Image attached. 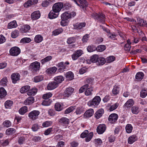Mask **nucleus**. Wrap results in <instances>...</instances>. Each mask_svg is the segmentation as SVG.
Returning a JSON list of instances; mask_svg holds the SVG:
<instances>
[{
    "label": "nucleus",
    "mask_w": 147,
    "mask_h": 147,
    "mask_svg": "<svg viewBox=\"0 0 147 147\" xmlns=\"http://www.w3.org/2000/svg\"><path fill=\"white\" fill-rule=\"evenodd\" d=\"M101 101V98L99 96L95 97L91 101H89L88 104L89 106L95 107L98 105Z\"/></svg>",
    "instance_id": "nucleus-1"
},
{
    "label": "nucleus",
    "mask_w": 147,
    "mask_h": 147,
    "mask_svg": "<svg viewBox=\"0 0 147 147\" xmlns=\"http://www.w3.org/2000/svg\"><path fill=\"white\" fill-rule=\"evenodd\" d=\"M40 114L39 111L33 110L30 112L28 115L29 118L32 120H34L37 119Z\"/></svg>",
    "instance_id": "nucleus-2"
},
{
    "label": "nucleus",
    "mask_w": 147,
    "mask_h": 147,
    "mask_svg": "<svg viewBox=\"0 0 147 147\" xmlns=\"http://www.w3.org/2000/svg\"><path fill=\"white\" fill-rule=\"evenodd\" d=\"M40 67V63L36 61L32 63L30 65V68L32 72H36L38 71Z\"/></svg>",
    "instance_id": "nucleus-3"
},
{
    "label": "nucleus",
    "mask_w": 147,
    "mask_h": 147,
    "mask_svg": "<svg viewBox=\"0 0 147 147\" xmlns=\"http://www.w3.org/2000/svg\"><path fill=\"white\" fill-rule=\"evenodd\" d=\"M63 7V4L61 2H58L55 3L52 6V9L59 13Z\"/></svg>",
    "instance_id": "nucleus-4"
},
{
    "label": "nucleus",
    "mask_w": 147,
    "mask_h": 147,
    "mask_svg": "<svg viewBox=\"0 0 147 147\" xmlns=\"http://www.w3.org/2000/svg\"><path fill=\"white\" fill-rule=\"evenodd\" d=\"M9 52L11 55L17 56L20 53V50L18 47H15L11 48L10 49Z\"/></svg>",
    "instance_id": "nucleus-5"
},
{
    "label": "nucleus",
    "mask_w": 147,
    "mask_h": 147,
    "mask_svg": "<svg viewBox=\"0 0 147 147\" xmlns=\"http://www.w3.org/2000/svg\"><path fill=\"white\" fill-rule=\"evenodd\" d=\"M95 19H96L98 21L102 23H104L105 21V15L102 13H94L93 14Z\"/></svg>",
    "instance_id": "nucleus-6"
},
{
    "label": "nucleus",
    "mask_w": 147,
    "mask_h": 147,
    "mask_svg": "<svg viewBox=\"0 0 147 147\" xmlns=\"http://www.w3.org/2000/svg\"><path fill=\"white\" fill-rule=\"evenodd\" d=\"M78 5L84 7L88 6V4L85 0H72Z\"/></svg>",
    "instance_id": "nucleus-7"
},
{
    "label": "nucleus",
    "mask_w": 147,
    "mask_h": 147,
    "mask_svg": "<svg viewBox=\"0 0 147 147\" xmlns=\"http://www.w3.org/2000/svg\"><path fill=\"white\" fill-rule=\"evenodd\" d=\"M74 89L71 87H69L66 88L63 94V96L65 97L70 96L72 94Z\"/></svg>",
    "instance_id": "nucleus-8"
},
{
    "label": "nucleus",
    "mask_w": 147,
    "mask_h": 147,
    "mask_svg": "<svg viewBox=\"0 0 147 147\" xmlns=\"http://www.w3.org/2000/svg\"><path fill=\"white\" fill-rule=\"evenodd\" d=\"M118 115L116 113H112L111 114L108 118V120L109 122L112 124L114 123L118 119Z\"/></svg>",
    "instance_id": "nucleus-9"
},
{
    "label": "nucleus",
    "mask_w": 147,
    "mask_h": 147,
    "mask_svg": "<svg viewBox=\"0 0 147 147\" xmlns=\"http://www.w3.org/2000/svg\"><path fill=\"white\" fill-rule=\"evenodd\" d=\"M59 13L52 9L48 14V17L51 19L55 18L57 17Z\"/></svg>",
    "instance_id": "nucleus-10"
},
{
    "label": "nucleus",
    "mask_w": 147,
    "mask_h": 147,
    "mask_svg": "<svg viewBox=\"0 0 147 147\" xmlns=\"http://www.w3.org/2000/svg\"><path fill=\"white\" fill-rule=\"evenodd\" d=\"M83 51L81 50H79L76 51V52L72 55V58L73 60H75L83 53Z\"/></svg>",
    "instance_id": "nucleus-11"
},
{
    "label": "nucleus",
    "mask_w": 147,
    "mask_h": 147,
    "mask_svg": "<svg viewBox=\"0 0 147 147\" xmlns=\"http://www.w3.org/2000/svg\"><path fill=\"white\" fill-rule=\"evenodd\" d=\"M20 77V74L18 73H14L12 74L11 76V78L12 82L14 84L16 83L17 81L19 80Z\"/></svg>",
    "instance_id": "nucleus-12"
},
{
    "label": "nucleus",
    "mask_w": 147,
    "mask_h": 147,
    "mask_svg": "<svg viewBox=\"0 0 147 147\" xmlns=\"http://www.w3.org/2000/svg\"><path fill=\"white\" fill-rule=\"evenodd\" d=\"M98 58V55H94L91 57L89 59L87 60V62L88 64H90L92 63H96L97 62Z\"/></svg>",
    "instance_id": "nucleus-13"
},
{
    "label": "nucleus",
    "mask_w": 147,
    "mask_h": 147,
    "mask_svg": "<svg viewBox=\"0 0 147 147\" xmlns=\"http://www.w3.org/2000/svg\"><path fill=\"white\" fill-rule=\"evenodd\" d=\"M57 66L59 68L58 70L60 72H63L65 71L67 67V65H65L63 62L59 63L57 65Z\"/></svg>",
    "instance_id": "nucleus-14"
},
{
    "label": "nucleus",
    "mask_w": 147,
    "mask_h": 147,
    "mask_svg": "<svg viewBox=\"0 0 147 147\" xmlns=\"http://www.w3.org/2000/svg\"><path fill=\"white\" fill-rule=\"evenodd\" d=\"M106 130V127L104 124H100L97 127V131L99 134L103 133Z\"/></svg>",
    "instance_id": "nucleus-15"
},
{
    "label": "nucleus",
    "mask_w": 147,
    "mask_h": 147,
    "mask_svg": "<svg viewBox=\"0 0 147 147\" xmlns=\"http://www.w3.org/2000/svg\"><path fill=\"white\" fill-rule=\"evenodd\" d=\"M40 14L39 11H35L33 12L31 15V18L33 20H36L40 17Z\"/></svg>",
    "instance_id": "nucleus-16"
},
{
    "label": "nucleus",
    "mask_w": 147,
    "mask_h": 147,
    "mask_svg": "<svg viewBox=\"0 0 147 147\" xmlns=\"http://www.w3.org/2000/svg\"><path fill=\"white\" fill-rule=\"evenodd\" d=\"M58 86V84L54 81L49 84L47 86V88L48 90H52Z\"/></svg>",
    "instance_id": "nucleus-17"
},
{
    "label": "nucleus",
    "mask_w": 147,
    "mask_h": 147,
    "mask_svg": "<svg viewBox=\"0 0 147 147\" xmlns=\"http://www.w3.org/2000/svg\"><path fill=\"white\" fill-rule=\"evenodd\" d=\"M134 102L133 99H129L124 104L123 107L124 108H130L134 104Z\"/></svg>",
    "instance_id": "nucleus-18"
},
{
    "label": "nucleus",
    "mask_w": 147,
    "mask_h": 147,
    "mask_svg": "<svg viewBox=\"0 0 147 147\" xmlns=\"http://www.w3.org/2000/svg\"><path fill=\"white\" fill-rule=\"evenodd\" d=\"M34 101L33 97H30L26 98L24 101V104L26 105H29L33 103Z\"/></svg>",
    "instance_id": "nucleus-19"
},
{
    "label": "nucleus",
    "mask_w": 147,
    "mask_h": 147,
    "mask_svg": "<svg viewBox=\"0 0 147 147\" xmlns=\"http://www.w3.org/2000/svg\"><path fill=\"white\" fill-rule=\"evenodd\" d=\"M57 69L55 67H50L47 69L46 72L49 74L52 75L55 73Z\"/></svg>",
    "instance_id": "nucleus-20"
},
{
    "label": "nucleus",
    "mask_w": 147,
    "mask_h": 147,
    "mask_svg": "<svg viewBox=\"0 0 147 147\" xmlns=\"http://www.w3.org/2000/svg\"><path fill=\"white\" fill-rule=\"evenodd\" d=\"M94 111L92 109H90L86 111L84 114V116L86 117H89L94 114Z\"/></svg>",
    "instance_id": "nucleus-21"
},
{
    "label": "nucleus",
    "mask_w": 147,
    "mask_h": 147,
    "mask_svg": "<svg viewBox=\"0 0 147 147\" xmlns=\"http://www.w3.org/2000/svg\"><path fill=\"white\" fill-rule=\"evenodd\" d=\"M64 79V77L62 76H59L55 77L54 78V81L58 84V85L61 83Z\"/></svg>",
    "instance_id": "nucleus-22"
},
{
    "label": "nucleus",
    "mask_w": 147,
    "mask_h": 147,
    "mask_svg": "<svg viewBox=\"0 0 147 147\" xmlns=\"http://www.w3.org/2000/svg\"><path fill=\"white\" fill-rule=\"evenodd\" d=\"M137 138L136 135H133L130 136L128 139V142L130 144H132L137 140Z\"/></svg>",
    "instance_id": "nucleus-23"
},
{
    "label": "nucleus",
    "mask_w": 147,
    "mask_h": 147,
    "mask_svg": "<svg viewBox=\"0 0 147 147\" xmlns=\"http://www.w3.org/2000/svg\"><path fill=\"white\" fill-rule=\"evenodd\" d=\"M104 113V110L101 109L98 110L95 114V116L96 118L98 119L100 118Z\"/></svg>",
    "instance_id": "nucleus-24"
},
{
    "label": "nucleus",
    "mask_w": 147,
    "mask_h": 147,
    "mask_svg": "<svg viewBox=\"0 0 147 147\" xmlns=\"http://www.w3.org/2000/svg\"><path fill=\"white\" fill-rule=\"evenodd\" d=\"M65 76L67 80H71L74 78V74L71 71L67 72L65 74Z\"/></svg>",
    "instance_id": "nucleus-25"
},
{
    "label": "nucleus",
    "mask_w": 147,
    "mask_h": 147,
    "mask_svg": "<svg viewBox=\"0 0 147 147\" xmlns=\"http://www.w3.org/2000/svg\"><path fill=\"white\" fill-rule=\"evenodd\" d=\"M37 91V90L36 88L29 90L27 92V94L29 96H34L36 93Z\"/></svg>",
    "instance_id": "nucleus-26"
},
{
    "label": "nucleus",
    "mask_w": 147,
    "mask_h": 147,
    "mask_svg": "<svg viewBox=\"0 0 147 147\" xmlns=\"http://www.w3.org/2000/svg\"><path fill=\"white\" fill-rule=\"evenodd\" d=\"M137 21L138 24L140 26H145L147 27V22L146 21L142 20L139 17H137Z\"/></svg>",
    "instance_id": "nucleus-27"
},
{
    "label": "nucleus",
    "mask_w": 147,
    "mask_h": 147,
    "mask_svg": "<svg viewBox=\"0 0 147 147\" xmlns=\"http://www.w3.org/2000/svg\"><path fill=\"white\" fill-rule=\"evenodd\" d=\"M55 108L56 111H59L63 109V105L59 102H57L55 105Z\"/></svg>",
    "instance_id": "nucleus-28"
},
{
    "label": "nucleus",
    "mask_w": 147,
    "mask_h": 147,
    "mask_svg": "<svg viewBox=\"0 0 147 147\" xmlns=\"http://www.w3.org/2000/svg\"><path fill=\"white\" fill-rule=\"evenodd\" d=\"M86 25L85 22H81L77 23L75 24L76 27H74V28L76 29H80L84 27ZM75 27V25H74Z\"/></svg>",
    "instance_id": "nucleus-29"
},
{
    "label": "nucleus",
    "mask_w": 147,
    "mask_h": 147,
    "mask_svg": "<svg viewBox=\"0 0 147 147\" xmlns=\"http://www.w3.org/2000/svg\"><path fill=\"white\" fill-rule=\"evenodd\" d=\"M59 122L60 124H68L69 123V120L67 118L63 117L59 119Z\"/></svg>",
    "instance_id": "nucleus-30"
},
{
    "label": "nucleus",
    "mask_w": 147,
    "mask_h": 147,
    "mask_svg": "<svg viewBox=\"0 0 147 147\" xmlns=\"http://www.w3.org/2000/svg\"><path fill=\"white\" fill-rule=\"evenodd\" d=\"M43 40V37L40 34L36 35L34 38V41L36 43H39L41 42Z\"/></svg>",
    "instance_id": "nucleus-31"
},
{
    "label": "nucleus",
    "mask_w": 147,
    "mask_h": 147,
    "mask_svg": "<svg viewBox=\"0 0 147 147\" xmlns=\"http://www.w3.org/2000/svg\"><path fill=\"white\" fill-rule=\"evenodd\" d=\"M17 26L16 21H13L8 24L7 28L9 29L16 28Z\"/></svg>",
    "instance_id": "nucleus-32"
},
{
    "label": "nucleus",
    "mask_w": 147,
    "mask_h": 147,
    "mask_svg": "<svg viewBox=\"0 0 147 147\" xmlns=\"http://www.w3.org/2000/svg\"><path fill=\"white\" fill-rule=\"evenodd\" d=\"M7 94V92L5 90L3 87L0 88V98H3Z\"/></svg>",
    "instance_id": "nucleus-33"
},
{
    "label": "nucleus",
    "mask_w": 147,
    "mask_h": 147,
    "mask_svg": "<svg viewBox=\"0 0 147 147\" xmlns=\"http://www.w3.org/2000/svg\"><path fill=\"white\" fill-rule=\"evenodd\" d=\"M119 86L116 85L114 86L112 90V93L114 95H117L119 93Z\"/></svg>",
    "instance_id": "nucleus-34"
},
{
    "label": "nucleus",
    "mask_w": 147,
    "mask_h": 147,
    "mask_svg": "<svg viewBox=\"0 0 147 147\" xmlns=\"http://www.w3.org/2000/svg\"><path fill=\"white\" fill-rule=\"evenodd\" d=\"M131 42L128 39L127 40V43L125 45V49L128 52L130 51L131 46L130 45Z\"/></svg>",
    "instance_id": "nucleus-35"
},
{
    "label": "nucleus",
    "mask_w": 147,
    "mask_h": 147,
    "mask_svg": "<svg viewBox=\"0 0 147 147\" xmlns=\"http://www.w3.org/2000/svg\"><path fill=\"white\" fill-rule=\"evenodd\" d=\"M30 89V86L28 85H26L22 87L20 90V92L22 93L28 92Z\"/></svg>",
    "instance_id": "nucleus-36"
},
{
    "label": "nucleus",
    "mask_w": 147,
    "mask_h": 147,
    "mask_svg": "<svg viewBox=\"0 0 147 147\" xmlns=\"http://www.w3.org/2000/svg\"><path fill=\"white\" fill-rule=\"evenodd\" d=\"M52 57L51 56H47L41 60V62L42 64H43L49 61L52 59Z\"/></svg>",
    "instance_id": "nucleus-37"
},
{
    "label": "nucleus",
    "mask_w": 147,
    "mask_h": 147,
    "mask_svg": "<svg viewBox=\"0 0 147 147\" xmlns=\"http://www.w3.org/2000/svg\"><path fill=\"white\" fill-rule=\"evenodd\" d=\"M61 19H65V20H67L70 19L69 14V12H65L62 13L61 16Z\"/></svg>",
    "instance_id": "nucleus-38"
},
{
    "label": "nucleus",
    "mask_w": 147,
    "mask_h": 147,
    "mask_svg": "<svg viewBox=\"0 0 147 147\" xmlns=\"http://www.w3.org/2000/svg\"><path fill=\"white\" fill-rule=\"evenodd\" d=\"M15 132V130L13 128H9L7 129L6 131V134L8 135H12Z\"/></svg>",
    "instance_id": "nucleus-39"
},
{
    "label": "nucleus",
    "mask_w": 147,
    "mask_h": 147,
    "mask_svg": "<svg viewBox=\"0 0 147 147\" xmlns=\"http://www.w3.org/2000/svg\"><path fill=\"white\" fill-rule=\"evenodd\" d=\"M13 104V101L11 100H7L5 103V106L6 108H9Z\"/></svg>",
    "instance_id": "nucleus-40"
},
{
    "label": "nucleus",
    "mask_w": 147,
    "mask_h": 147,
    "mask_svg": "<svg viewBox=\"0 0 147 147\" xmlns=\"http://www.w3.org/2000/svg\"><path fill=\"white\" fill-rule=\"evenodd\" d=\"M144 74L143 73L140 72L137 73L136 76V78L137 80H141L143 78Z\"/></svg>",
    "instance_id": "nucleus-41"
},
{
    "label": "nucleus",
    "mask_w": 147,
    "mask_h": 147,
    "mask_svg": "<svg viewBox=\"0 0 147 147\" xmlns=\"http://www.w3.org/2000/svg\"><path fill=\"white\" fill-rule=\"evenodd\" d=\"M133 129V127L131 124H127L125 127V130L128 133H131Z\"/></svg>",
    "instance_id": "nucleus-42"
},
{
    "label": "nucleus",
    "mask_w": 147,
    "mask_h": 147,
    "mask_svg": "<svg viewBox=\"0 0 147 147\" xmlns=\"http://www.w3.org/2000/svg\"><path fill=\"white\" fill-rule=\"evenodd\" d=\"M132 113L134 114H137L139 112V109L138 107L134 106L131 109Z\"/></svg>",
    "instance_id": "nucleus-43"
},
{
    "label": "nucleus",
    "mask_w": 147,
    "mask_h": 147,
    "mask_svg": "<svg viewBox=\"0 0 147 147\" xmlns=\"http://www.w3.org/2000/svg\"><path fill=\"white\" fill-rule=\"evenodd\" d=\"M53 124L52 121H46L42 123V126L44 127H47L51 126Z\"/></svg>",
    "instance_id": "nucleus-44"
},
{
    "label": "nucleus",
    "mask_w": 147,
    "mask_h": 147,
    "mask_svg": "<svg viewBox=\"0 0 147 147\" xmlns=\"http://www.w3.org/2000/svg\"><path fill=\"white\" fill-rule=\"evenodd\" d=\"M27 110L28 108L26 106H24L20 109L19 112L20 114L23 115L27 112Z\"/></svg>",
    "instance_id": "nucleus-45"
},
{
    "label": "nucleus",
    "mask_w": 147,
    "mask_h": 147,
    "mask_svg": "<svg viewBox=\"0 0 147 147\" xmlns=\"http://www.w3.org/2000/svg\"><path fill=\"white\" fill-rule=\"evenodd\" d=\"M19 34V31L15 30L11 33V37L13 38H16L18 36Z\"/></svg>",
    "instance_id": "nucleus-46"
},
{
    "label": "nucleus",
    "mask_w": 147,
    "mask_h": 147,
    "mask_svg": "<svg viewBox=\"0 0 147 147\" xmlns=\"http://www.w3.org/2000/svg\"><path fill=\"white\" fill-rule=\"evenodd\" d=\"M7 78L6 77H5L1 80L0 82V84L3 86H5L7 85Z\"/></svg>",
    "instance_id": "nucleus-47"
},
{
    "label": "nucleus",
    "mask_w": 147,
    "mask_h": 147,
    "mask_svg": "<svg viewBox=\"0 0 147 147\" xmlns=\"http://www.w3.org/2000/svg\"><path fill=\"white\" fill-rule=\"evenodd\" d=\"M97 62H98L99 65H102L105 63V59L103 57H98Z\"/></svg>",
    "instance_id": "nucleus-48"
},
{
    "label": "nucleus",
    "mask_w": 147,
    "mask_h": 147,
    "mask_svg": "<svg viewBox=\"0 0 147 147\" xmlns=\"http://www.w3.org/2000/svg\"><path fill=\"white\" fill-rule=\"evenodd\" d=\"M119 105V103L116 102L115 104L110 105L109 110L110 111H112L117 109Z\"/></svg>",
    "instance_id": "nucleus-49"
},
{
    "label": "nucleus",
    "mask_w": 147,
    "mask_h": 147,
    "mask_svg": "<svg viewBox=\"0 0 147 147\" xmlns=\"http://www.w3.org/2000/svg\"><path fill=\"white\" fill-rule=\"evenodd\" d=\"M43 77L42 76H36L34 78V81L35 82H38L42 81Z\"/></svg>",
    "instance_id": "nucleus-50"
},
{
    "label": "nucleus",
    "mask_w": 147,
    "mask_h": 147,
    "mask_svg": "<svg viewBox=\"0 0 147 147\" xmlns=\"http://www.w3.org/2000/svg\"><path fill=\"white\" fill-rule=\"evenodd\" d=\"M96 50L98 52H102L103 51L106 49L105 45H101L98 46L97 48H96Z\"/></svg>",
    "instance_id": "nucleus-51"
},
{
    "label": "nucleus",
    "mask_w": 147,
    "mask_h": 147,
    "mask_svg": "<svg viewBox=\"0 0 147 147\" xmlns=\"http://www.w3.org/2000/svg\"><path fill=\"white\" fill-rule=\"evenodd\" d=\"M63 31V30L61 28H60L54 30L53 32V34L54 36L57 35L61 33Z\"/></svg>",
    "instance_id": "nucleus-52"
},
{
    "label": "nucleus",
    "mask_w": 147,
    "mask_h": 147,
    "mask_svg": "<svg viewBox=\"0 0 147 147\" xmlns=\"http://www.w3.org/2000/svg\"><path fill=\"white\" fill-rule=\"evenodd\" d=\"M30 29V26L28 25H25L22 28L23 32H26Z\"/></svg>",
    "instance_id": "nucleus-53"
},
{
    "label": "nucleus",
    "mask_w": 147,
    "mask_h": 147,
    "mask_svg": "<svg viewBox=\"0 0 147 147\" xmlns=\"http://www.w3.org/2000/svg\"><path fill=\"white\" fill-rule=\"evenodd\" d=\"M85 92V94L86 95L89 96L92 94V92L93 91V89L92 88L90 87L87 88Z\"/></svg>",
    "instance_id": "nucleus-54"
},
{
    "label": "nucleus",
    "mask_w": 147,
    "mask_h": 147,
    "mask_svg": "<svg viewBox=\"0 0 147 147\" xmlns=\"http://www.w3.org/2000/svg\"><path fill=\"white\" fill-rule=\"evenodd\" d=\"M76 108V106H71L67 109L65 111V114H68Z\"/></svg>",
    "instance_id": "nucleus-55"
},
{
    "label": "nucleus",
    "mask_w": 147,
    "mask_h": 147,
    "mask_svg": "<svg viewBox=\"0 0 147 147\" xmlns=\"http://www.w3.org/2000/svg\"><path fill=\"white\" fill-rule=\"evenodd\" d=\"M93 135L92 132H90L89 134H88L85 138L86 141L88 142L90 140L93 136Z\"/></svg>",
    "instance_id": "nucleus-56"
},
{
    "label": "nucleus",
    "mask_w": 147,
    "mask_h": 147,
    "mask_svg": "<svg viewBox=\"0 0 147 147\" xmlns=\"http://www.w3.org/2000/svg\"><path fill=\"white\" fill-rule=\"evenodd\" d=\"M88 87V84H86L82 87L79 90V93H82L84 92L85 90Z\"/></svg>",
    "instance_id": "nucleus-57"
},
{
    "label": "nucleus",
    "mask_w": 147,
    "mask_h": 147,
    "mask_svg": "<svg viewBox=\"0 0 147 147\" xmlns=\"http://www.w3.org/2000/svg\"><path fill=\"white\" fill-rule=\"evenodd\" d=\"M76 38L74 37L69 38L67 39V43L68 44H71L75 42L76 41Z\"/></svg>",
    "instance_id": "nucleus-58"
},
{
    "label": "nucleus",
    "mask_w": 147,
    "mask_h": 147,
    "mask_svg": "<svg viewBox=\"0 0 147 147\" xmlns=\"http://www.w3.org/2000/svg\"><path fill=\"white\" fill-rule=\"evenodd\" d=\"M88 51L90 52H91L96 50V47L95 46H89L87 47Z\"/></svg>",
    "instance_id": "nucleus-59"
},
{
    "label": "nucleus",
    "mask_w": 147,
    "mask_h": 147,
    "mask_svg": "<svg viewBox=\"0 0 147 147\" xmlns=\"http://www.w3.org/2000/svg\"><path fill=\"white\" fill-rule=\"evenodd\" d=\"M31 41V39L29 38H24L21 40V42L23 43H28Z\"/></svg>",
    "instance_id": "nucleus-60"
},
{
    "label": "nucleus",
    "mask_w": 147,
    "mask_h": 147,
    "mask_svg": "<svg viewBox=\"0 0 147 147\" xmlns=\"http://www.w3.org/2000/svg\"><path fill=\"white\" fill-rule=\"evenodd\" d=\"M147 95V90H142L140 92V96L142 98H145Z\"/></svg>",
    "instance_id": "nucleus-61"
},
{
    "label": "nucleus",
    "mask_w": 147,
    "mask_h": 147,
    "mask_svg": "<svg viewBox=\"0 0 147 147\" xmlns=\"http://www.w3.org/2000/svg\"><path fill=\"white\" fill-rule=\"evenodd\" d=\"M11 124V122L9 120H6L3 123V126L7 127H10Z\"/></svg>",
    "instance_id": "nucleus-62"
},
{
    "label": "nucleus",
    "mask_w": 147,
    "mask_h": 147,
    "mask_svg": "<svg viewBox=\"0 0 147 147\" xmlns=\"http://www.w3.org/2000/svg\"><path fill=\"white\" fill-rule=\"evenodd\" d=\"M52 95V94L50 92H49L44 94L42 96V98L44 99H47L51 97Z\"/></svg>",
    "instance_id": "nucleus-63"
},
{
    "label": "nucleus",
    "mask_w": 147,
    "mask_h": 147,
    "mask_svg": "<svg viewBox=\"0 0 147 147\" xmlns=\"http://www.w3.org/2000/svg\"><path fill=\"white\" fill-rule=\"evenodd\" d=\"M51 102L50 100L45 99L42 102V104L44 106H48L50 105Z\"/></svg>",
    "instance_id": "nucleus-64"
}]
</instances>
